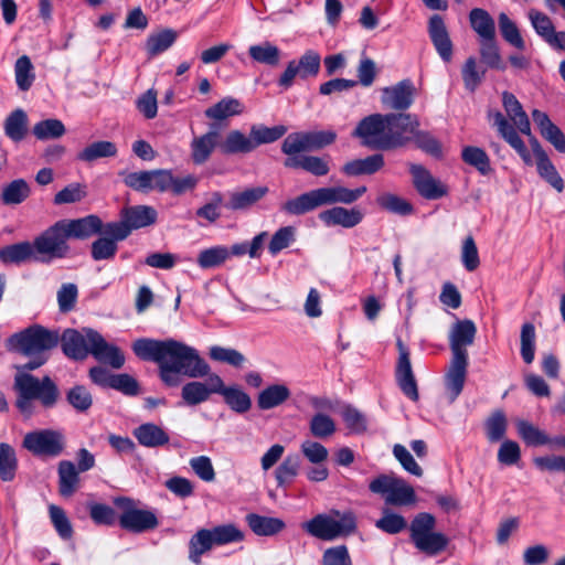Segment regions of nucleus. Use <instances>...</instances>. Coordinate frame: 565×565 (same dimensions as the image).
Wrapping results in <instances>:
<instances>
[{
  "instance_id": "aec40b11",
  "label": "nucleus",
  "mask_w": 565,
  "mask_h": 565,
  "mask_svg": "<svg viewBox=\"0 0 565 565\" xmlns=\"http://www.w3.org/2000/svg\"><path fill=\"white\" fill-rule=\"evenodd\" d=\"M90 353L98 362L110 365L113 369H120L125 364V355L121 350L108 343L104 337L97 333H90Z\"/></svg>"
},
{
  "instance_id": "b1692460",
  "label": "nucleus",
  "mask_w": 565,
  "mask_h": 565,
  "mask_svg": "<svg viewBox=\"0 0 565 565\" xmlns=\"http://www.w3.org/2000/svg\"><path fill=\"white\" fill-rule=\"evenodd\" d=\"M0 262L4 265L20 266L28 263H40L33 242L22 241L0 248Z\"/></svg>"
},
{
  "instance_id": "c03bdc74",
  "label": "nucleus",
  "mask_w": 565,
  "mask_h": 565,
  "mask_svg": "<svg viewBox=\"0 0 565 565\" xmlns=\"http://www.w3.org/2000/svg\"><path fill=\"white\" fill-rule=\"evenodd\" d=\"M117 154V147L111 141H95L85 147L77 154V159L84 162H93L102 158H110Z\"/></svg>"
},
{
  "instance_id": "8fccbe9b",
  "label": "nucleus",
  "mask_w": 565,
  "mask_h": 565,
  "mask_svg": "<svg viewBox=\"0 0 565 565\" xmlns=\"http://www.w3.org/2000/svg\"><path fill=\"white\" fill-rule=\"evenodd\" d=\"M516 428L520 437L527 446L540 447L550 444V436L527 420H519Z\"/></svg>"
},
{
  "instance_id": "39448f33",
  "label": "nucleus",
  "mask_w": 565,
  "mask_h": 565,
  "mask_svg": "<svg viewBox=\"0 0 565 565\" xmlns=\"http://www.w3.org/2000/svg\"><path fill=\"white\" fill-rule=\"evenodd\" d=\"M60 342V333L49 330L40 324H33L8 338L6 347L8 351L22 355L45 354Z\"/></svg>"
},
{
  "instance_id": "473e14b6",
  "label": "nucleus",
  "mask_w": 565,
  "mask_h": 565,
  "mask_svg": "<svg viewBox=\"0 0 565 565\" xmlns=\"http://www.w3.org/2000/svg\"><path fill=\"white\" fill-rule=\"evenodd\" d=\"M132 434L138 443L147 448L161 447L170 440L168 433L153 423H146L136 427Z\"/></svg>"
},
{
  "instance_id": "864d4df0",
  "label": "nucleus",
  "mask_w": 565,
  "mask_h": 565,
  "mask_svg": "<svg viewBox=\"0 0 565 565\" xmlns=\"http://www.w3.org/2000/svg\"><path fill=\"white\" fill-rule=\"evenodd\" d=\"M18 459L15 450L6 443L0 444V478L2 481H12L15 477Z\"/></svg>"
},
{
  "instance_id": "20e7f679",
  "label": "nucleus",
  "mask_w": 565,
  "mask_h": 565,
  "mask_svg": "<svg viewBox=\"0 0 565 565\" xmlns=\"http://www.w3.org/2000/svg\"><path fill=\"white\" fill-rule=\"evenodd\" d=\"M365 192L364 185L354 190L343 185L318 188L287 200L281 204L280 210L289 215H303L323 205L354 203Z\"/></svg>"
},
{
  "instance_id": "412c9836",
  "label": "nucleus",
  "mask_w": 565,
  "mask_h": 565,
  "mask_svg": "<svg viewBox=\"0 0 565 565\" xmlns=\"http://www.w3.org/2000/svg\"><path fill=\"white\" fill-rule=\"evenodd\" d=\"M218 124L210 125L209 131L194 137L191 141V158L194 163L202 164L209 160L214 149L220 147L221 135L218 132Z\"/></svg>"
},
{
  "instance_id": "de8ad7c7",
  "label": "nucleus",
  "mask_w": 565,
  "mask_h": 565,
  "mask_svg": "<svg viewBox=\"0 0 565 565\" xmlns=\"http://www.w3.org/2000/svg\"><path fill=\"white\" fill-rule=\"evenodd\" d=\"M249 56L257 63L276 66L280 61V50L273 43L265 41L248 49Z\"/></svg>"
},
{
  "instance_id": "58836bf2",
  "label": "nucleus",
  "mask_w": 565,
  "mask_h": 565,
  "mask_svg": "<svg viewBox=\"0 0 565 565\" xmlns=\"http://www.w3.org/2000/svg\"><path fill=\"white\" fill-rule=\"evenodd\" d=\"M221 388L216 394L224 397L225 403L231 407L232 411L244 414L252 407V399L247 393L238 388L237 386H225L221 379Z\"/></svg>"
},
{
  "instance_id": "bb28decb",
  "label": "nucleus",
  "mask_w": 565,
  "mask_h": 565,
  "mask_svg": "<svg viewBox=\"0 0 565 565\" xmlns=\"http://www.w3.org/2000/svg\"><path fill=\"white\" fill-rule=\"evenodd\" d=\"M330 157L291 154L285 160L284 166L291 169H302L312 175L323 177L330 171Z\"/></svg>"
},
{
  "instance_id": "a211bd4d",
  "label": "nucleus",
  "mask_w": 565,
  "mask_h": 565,
  "mask_svg": "<svg viewBox=\"0 0 565 565\" xmlns=\"http://www.w3.org/2000/svg\"><path fill=\"white\" fill-rule=\"evenodd\" d=\"M415 95V86L411 79H403L397 84L382 89L381 102L390 109L404 111L408 109Z\"/></svg>"
},
{
  "instance_id": "4c0bfd02",
  "label": "nucleus",
  "mask_w": 565,
  "mask_h": 565,
  "mask_svg": "<svg viewBox=\"0 0 565 565\" xmlns=\"http://www.w3.org/2000/svg\"><path fill=\"white\" fill-rule=\"evenodd\" d=\"M58 491L63 497H71L79 483L78 470L74 462L62 460L58 463Z\"/></svg>"
},
{
  "instance_id": "2f4dec72",
  "label": "nucleus",
  "mask_w": 565,
  "mask_h": 565,
  "mask_svg": "<svg viewBox=\"0 0 565 565\" xmlns=\"http://www.w3.org/2000/svg\"><path fill=\"white\" fill-rule=\"evenodd\" d=\"M502 103L509 119L514 124L516 129L523 135L531 136L529 117L516 97L509 92H504L502 94Z\"/></svg>"
},
{
  "instance_id": "f257e3e1",
  "label": "nucleus",
  "mask_w": 565,
  "mask_h": 565,
  "mask_svg": "<svg viewBox=\"0 0 565 565\" xmlns=\"http://www.w3.org/2000/svg\"><path fill=\"white\" fill-rule=\"evenodd\" d=\"M132 351L139 359L157 363L160 380L169 387L180 385L181 375L189 379L207 376L205 382L192 381L182 386L181 397L188 406L209 401L222 387L221 376L211 373V366L199 351L183 342L141 338L132 343Z\"/></svg>"
},
{
  "instance_id": "5701e85b",
  "label": "nucleus",
  "mask_w": 565,
  "mask_h": 565,
  "mask_svg": "<svg viewBox=\"0 0 565 565\" xmlns=\"http://www.w3.org/2000/svg\"><path fill=\"white\" fill-rule=\"evenodd\" d=\"M468 360L451 358L445 374V388L449 403H454L461 394L467 377Z\"/></svg>"
},
{
  "instance_id": "13d9d810",
  "label": "nucleus",
  "mask_w": 565,
  "mask_h": 565,
  "mask_svg": "<svg viewBox=\"0 0 565 565\" xmlns=\"http://www.w3.org/2000/svg\"><path fill=\"white\" fill-rule=\"evenodd\" d=\"M461 74L465 87L470 92H475L483 81L486 70L478 66L475 56H469L462 66Z\"/></svg>"
},
{
  "instance_id": "f03ea898",
  "label": "nucleus",
  "mask_w": 565,
  "mask_h": 565,
  "mask_svg": "<svg viewBox=\"0 0 565 565\" xmlns=\"http://www.w3.org/2000/svg\"><path fill=\"white\" fill-rule=\"evenodd\" d=\"M32 360L22 365H15L13 388L17 393L15 407L26 418L35 414V402L45 408L56 406L61 398L57 384L47 375L39 379L30 372L41 367L47 361L46 354H33Z\"/></svg>"
},
{
  "instance_id": "5fc2aeb1",
  "label": "nucleus",
  "mask_w": 565,
  "mask_h": 565,
  "mask_svg": "<svg viewBox=\"0 0 565 565\" xmlns=\"http://www.w3.org/2000/svg\"><path fill=\"white\" fill-rule=\"evenodd\" d=\"M87 194L86 184L73 182L55 193L53 203L55 205L78 203L86 199Z\"/></svg>"
},
{
  "instance_id": "2eb2a0df",
  "label": "nucleus",
  "mask_w": 565,
  "mask_h": 565,
  "mask_svg": "<svg viewBox=\"0 0 565 565\" xmlns=\"http://www.w3.org/2000/svg\"><path fill=\"white\" fill-rule=\"evenodd\" d=\"M396 347L398 350V359L395 369L396 382L401 391L408 398L416 402L419 395L416 379L411 363L409 350L401 339H397Z\"/></svg>"
},
{
  "instance_id": "dca6fc26",
  "label": "nucleus",
  "mask_w": 565,
  "mask_h": 565,
  "mask_svg": "<svg viewBox=\"0 0 565 565\" xmlns=\"http://www.w3.org/2000/svg\"><path fill=\"white\" fill-rule=\"evenodd\" d=\"M90 333H97V331L90 328H84L82 331L66 329L60 335L63 353L76 361L85 360L90 353Z\"/></svg>"
},
{
  "instance_id": "c85d7f7f",
  "label": "nucleus",
  "mask_w": 565,
  "mask_h": 565,
  "mask_svg": "<svg viewBox=\"0 0 565 565\" xmlns=\"http://www.w3.org/2000/svg\"><path fill=\"white\" fill-rule=\"evenodd\" d=\"M319 218L328 226L340 225L345 228H351L362 221L363 214L358 209L348 210L345 207L334 206L321 212Z\"/></svg>"
},
{
  "instance_id": "4be33fe9",
  "label": "nucleus",
  "mask_w": 565,
  "mask_h": 565,
  "mask_svg": "<svg viewBox=\"0 0 565 565\" xmlns=\"http://www.w3.org/2000/svg\"><path fill=\"white\" fill-rule=\"evenodd\" d=\"M61 223L68 239H87L103 230V221L95 214L75 220H61Z\"/></svg>"
},
{
  "instance_id": "9d476101",
  "label": "nucleus",
  "mask_w": 565,
  "mask_h": 565,
  "mask_svg": "<svg viewBox=\"0 0 565 565\" xmlns=\"http://www.w3.org/2000/svg\"><path fill=\"white\" fill-rule=\"evenodd\" d=\"M420 126L416 115L409 113L386 114L385 150L405 147L412 141L416 128Z\"/></svg>"
},
{
  "instance_id": "49530a36",
  "label": "nucleus",
  "mask_w": 565,
  "mask_h": 565,
  "mask_svg": "<svg viewBox=\"0 0 565 565\" xmlns=\"http://www.w3.org/2000/svg\"><path fill=\"white\" fill-rule=\"evenodd\" d=\"M300 470V458L296 454L285 457L275 470V479L278 487L285 488L292 482Z\"/></svg>"
},
{
  "instance_id": "338daca9",
  "label": "nucleus",
  "mask_w": 565,
  "mask_h": 565,
  "mask_svg": "<svg viewBox=\"0 0 565 565\" xmlns=\"http://www.w3.org/2000/svg\"><path fill=\"white\" fill-rule=\"evenodd\" d=\"M412 141H414L416 147L427 154L435 158H440L443 156L441 143L429 131L420 130L419 127L416 128V132H414Z\"/></svg>"
},
{
  "instance_id": "6ab92c4d",
  "label": "nucleus",
  "mask_w": 565,
  "mask_h": 565,
  "mask_svg": "<svg viewBox=\"0 0 565 565\" xmlns=\"http://www.w3.org/2000/svg\"><path fill=\"white\" fill-rule=\"evenodd\" d=\"M476 333L477 328L471 320L457 321L449 334L451 358L468 360L466 348L473 343Z\"/></svg>"
},
{
  "instance_id": "bf43d9fd",
  "label": "nucleus",
  "mask_w": 565,
  "mask_h": 565,
  "mask_svg": "<svg viewBox=\"0 0 565 565\" xmlns=\"http://www.w3.org/2000/svg\"><path fill=\"white\" fill-rule=\"evenodd\" d=\"M287 132V127L282 125L266 127L264 125H254L250 128V136L255 143V149L263 143H270L280 139Z\"/></svg>"
},
{
  "instance_id": "72a5a7b5",
  "label": "nucleus",
  "mask_w": 565,
  "mask_h": 565,
  "mask_svg": "<svg viewBox=\"0 0 565 565\" xmlns=\"http://www.w3.org/2000/svg\"><path fill=\"white\" fill-rule=\"evenodd\" d=\"M469 23L479 41L497 38L495 22L491 14L482 8H473L469 12Z\"/></svg>"
},
{
  "instance_id": "a19ab883",
  "label": "nucleus",
  "mask_w": 565,
  "mask_h": 565,
  "mask_svg": "<svg viewBox=\"0 0 565 565\" xmlns=\"http://www.w3.org/2000/svg\"><path fill=\"white\" fill-rule=\"evenodd\" d=\"M215 546L210 529H200L189 541V559L199 565L201 557Z\"/></svg>"
},
{
  "instance_id": "09e8293b",
  "label": "nucleus",
  "mask_w": 565,
  "mask_h": 565,
  "mask_svg": "<svg viewBox=\"0 0 565 565\" xmlns=\"http://www.w3.org/2000/svg\"><path fill=\"white\" fill-rule=\"evenodd\" d=\"M177 40V32L171 29H164L152 33L146 41V50L149 56L153 57L167 51Z\"/></svg>"
},
{
  "instance_id": "e2e57ef3",
  "label": "nucleus",
  "mask_w": 565,
  "mask_h": 565,
  "mask_svg": "<svg viewBox=\"0 0 565 565\" xmlns=\"http://www.w3.org/2000/svg\"><path fill=\"white\" fill-rule=\"evenodd\" d=\"M376 203L383 210L398 215H409L413 213L412 204L403 198L393 193H383L376 198Z\"/></svg>"
},
{
  "instance_id": "7ed1b4c3",
  "label": "nucleus",
  "mask_w": 565,
  "mask_h": 565,
  "mask_svg": "<svg viewBox=\"0 0 565 565\" xmlns=\"http://www.w3.org/2000/svg\"><path fill=\"white\" fill-rule=\"evenodd\" d=\"M436 518L428 512L416 514L407 525L406 519L388 508L382 510V516L376 520L375 526L387 534H398L408 527L409 539L414 546L428 556H437L449 545L446 534L435 531Z\"/></svg>"
},
{
  "instance_id": "a878e982",
  "label": "nucleus",
  "mask_w": 565,
  "mask_h": 565,
  "mask_svg": "<svg viewBox=\"0 0 565 565\" xmlns=\"http://www.w3.org/2000/svg\"><path fill=\"white\" fill-rule=\"evenodd\" d=\"M490 117L492 118L493 126L497 127L499 135L519 153L525 163H531L530 151L520 138L516 129L500 111L490 115Z\"/></svg>"
},
{
  "instance_id": "0eeeda50",
  "label": "nucleus",
  "mask_w": 565,
  "mask_h": 565,
  "mask_svg": "<svg viewBox=\"0 0 565 565\" xmlns=\"http://www.w3.org/2000/svg\"><path fill=\"white\" fill-rule=\"evenodd\" d=\"M369 489L379 494L387 505H413L417 498L414 488L395 473H382L371 480Z\"/></svg>"
},
{
  "instance_id": "680f3d73",
  "label": "nucleus",
  "mask_w": 565,
  "mask_h": 565,
  "mask_svg": "<svg viewBox=\"0 0 565 565\" xmlns=\"http://www.w3.org/2000/svg\"><path fill=\"white\" fill-rule=\"evenodd\" d=\"M536 168L540 177L557 192L564 190V181L546 153H541V159L536 161Z\"/></svg>"
},
{
  "instance_id": "4468645a",
  "label": "nucleus",
  "mask_w": 565,
  "mask_h": 565,
  "mask_svg": "<svg viewBox=\"0 0 565 565\" xmlns=\"http://www.w3.org/2000/svg\"><path fill=\"white\" fill-rule=\"evenodd\" d=\"M170 182L171 171L162 169L131 172L125 178L126 185L141 192H167L170 190Z\"/></svg>"
},
{
  "instance_id": "423d86ee",
  "label": "nucleus",
  "mask_w": 565,
  "mask_h": 565,
  "mask_svg": "<svg viewBox=\"0 0 565 565\" xmlns=\"http://www.w3.org/2000/svg\"><path fill=\"white\" fill-rule=\"evenodd\" d=\"M355 527V516L350 511L344 513L331 511L330 514H318L302 524V529L307 533L323 541L347 536L353 533Z\"/></svg>"
},
{
  "instance_id": "6e6552de",
  "label": "nucleus",
  "mask_w": 565,
  "mask_h": 565,
  "mask_svg": "<svg viewBox=\"0 0 565 565\" xmlns=\"http://www.w3.org/2000/svg\"><path fill=\"white\" fill-rule=\"evenodd\" d=\"M33 245L40 263L66 257L70 253V245L61 220L35 236Z\"/></svg>"
},
{
  "instance_id": "ea45409f",
  "label": "nucleus",
  "mask_w": 565,
  "mask_h": 565,
  "mask_svg": "<svg viewBox=\"0 0 565 565\" xmlns=\"http://www.w3.org/2000/svg\"><path fill=\"white\" fill-rule=\"evenodd\" d=\"M255 143L250 135L247 137L239 130H231L220 143V149L226 154L248 153L255 149Z\"/></svg>"
},
{
  "instance_id": "c9c22d12",
  "label": "nucleus",
  "mask_w": 565,
  "mask_h": 565,
  "mask_svg": "<svg viewBox=\"0 0 565 565\" xmlns=\"http://www.w3.org/2000/svg\"><path fill=\"white\" fill-rule=\"evenodd\" d=\"M246 522L250 530L259 536L275 535L285 527L282 520L278 518L264 516L256 513L247 514Z\"/></svg>"
},
{
  "instance_id": "6e6d98bb",
  "label": "nucleus",
  "mask_w": 565,
  "mask_h": 565,
  "mask_svg": "<svg viewBox=\"0 0 565 565\" xmlns=\"http://www.w3.org/2000/svg\"><path fill=\"white\" fill-rule=\"evenodd\" d=\"M499 29L502 38L512 46L518 50L525 49V42L521 36V33L516 24L508 17L507 13L501 12L498 17Z\"/></svg>"
},
{
  "instance_id": "7c9ffc66",
  "label": "nucleus",
  "mask_w": 565,
  "mask_h": 565,
  "mask_svg": "<svg viewBox=\"0 0 565 565\" xmlns=\"http://www.w3.org/2000/svg\"><path fill=\"white\" fill-rule=\"evenodd\" d=\"M290 396V388L286 384H270L259 392L257 406L262 411L273 409L286 403Z\"/></svg>"
},
{
  "instance_id": "4d7b16f0",
  "label": "nucleus",
  "mask_w": 565,
  "mask_h": 565,
  "mask_svg": "<svg viewBox=\"0 0 565 565\" xmlns=\"http://www.w3.org/2000/svg\"><path fill=\"white\" fill-rule=\"evenodd\" d=\"M66 129L60 119L50 118L33 126L32 132L39 140L57 139L64 136Z\"/></svg>"
},
{
  "instance_id": "3c124183",
  "label": "nucleus",
  "mask_w": 565,
  "mask_h": 565,
  "mask_svg": "<svg viewBox=\"0 0 565 565\" xmlns=\"http://www.w3.org/2000/svg\"><path fill=\"white\" fill-rule=\"evenodd\" d=\"M508 428V419L503 411L498 409L484 422L486 436L490 443H497L503 439Z\"/></svg>"
},
{
  "instance_id": "9b49d317",
  "label": "nucleus",
  "mask_w": 565,
  "mask_h": 565,
  "mask_svg": "<svg viewBox=\"0 0 565 565\" xmlns=\"http://www.w3.org/2000/svg\"><path fill=\"white\" fill-rule=\"evenodd\" d=\"M337 139L332 130L300 131L289 134L281 143V151L287 154H298L305 151L322 149Z\"/></svg>"
},
{
  "instance_id": "37998d69",
  "label": "nucleus",
  "mask_w": 565,
  "mask_h": 565,
  "mask_svg": "<svg viewBox=\"0 0 565 565\" xmlns=\"http://www.w3.org/2000/svg\"><path fill=\"white\" fill-rule=\"evenodd\" d=\"M479 54L481 62L489 68L504 70L505 64L502 61L497 38L479 41Z\"/></svg>"
},
{
  "instance_id": "a18cd8bd",
  "label": "nucleus",
  "mask_w": 565,
  "mask_h": 565,
  "mask_svg": "<svg viewBox=\"0 0 565 565\" xmlns=\"http://www.w3.org/2000/svg\"><path fill=\"white\" fill-rule=\"evenodd\" d=\"M31 189L24 179H17L3 186L1 201L6 205H17L30 196Z\"/></svg>"
},
{
  "instance_id": "ddd939ff",
  "label": "nucleus",
  "mask_w": 565,
  "mask_h": 565,
  "mask_svg": "<svg viewBox=\"0 0 565 565\" xmlns=\"http://www.w3.org/2000/svg\"><path fill=\"white\" fill-rule=\"evenodd\" d=\"M386 115L373 114L364 117L352 132L367 148L385 150Z\"/></svg>"
},
{
  "instance_id": "0e129e2a",
  "label": "nucleus",
  "mask_w": 565,
  "mask_h": 565,
  "mask_svg": "<svg viewBox=\"0 0 565 565\" xmlns=\"http://www.w3.org/2000/svg\"><path fill=\"white\" fill-rule=\"evenodd\" d=\"M527 15L535 32L550 44L557 33L550 17L536 9H531Z\"/></svg>"
},
{
  "instance_id": "f3484780",
  "label": "nucleus",
  "mask_w": 565,
  "mask_h": 565,
  "mask_svg": "<svg viewBox=\"0 0 565 565\" xmlns=\"http://www.w3.org/2000/svg\"><path fill=\"white\" fill-rule=\"evenodd\" d=\"M413 184L416 191L426 200H437L448 193L447 186L422 164H409Z\"/></svg>"
},
{
  "instance_id": "79ce46f5",
  "label": "nucleus",
  "mask_w": 565,
  "mask_h": 565,
  "mask_svg": "<svg viewBox=\"0 0 565 565\" xmlns=\"http://www.w3.org/2000/svg\"><path fill=\"white\" fill-rule=\"evenodd\" d=\"M4 132L12 141L19 142L26 136L28 132V116L26 113L18 108L13 110L4 120Z\"/></svg>"
},
{
  "instance_id": "603ef678",
  "label": "nucleus",
  "mask_w": 565,
  "mask_h": 565,
  "mask_svg": "<svg viewBox=\"0 0 565 565\" xmlns=\"http://www.w3.org/2000/svg\"><path fill=\"white\" fill-rule=\"evenodd\" d=\"M210 532L216 546L242 542L245 539L244 532L233 523L214 526Z\"/></svg>"
},
{
  "instance_id": "052dcab7",
  "label": "nucleus",
  "mask_w": 565,
  "mask_h": 565,
  "mask_svg": "<svg viewBox=\"0 0 565 565\" xmlns=\"http://www.w3.org/2000/svg\"><path fill=\"white\" fill-rule=\"evenodd\" d=\"M461 158L467 164L475 167L483 175L489 174L491 171L490 159L481 148L472 146L465 147Z\"/></svg>"
},
{
  "instance_id": "f704fd0d",
  "label": "nucleus",
  "mask_w": 565,
  "mask_h": 565,
  "mask_svg": "<svg viewBox=\"0 0 565 565\" xmlns=\"http://www.w3.org/2000/svg\"><path fill=\"white\" fill-rule=\"evenodd\" d=\"M384 166V157L383 154L375 153L369 156L364 159H355L347 162L342 167L343 173L347 175H362V174H373L381 170Z\"/></svg>"
},
{
  "instance_id": "393cba45",
  "label": "nucleus",
  "mask_w": 565,
  "mask_h": 565,
  "mask_svg": "<svg viewBox=\"0 0 565 565\" xmlns=\"http://www.w3.org/2000/svg\"><path fill=\"white\" fill-rule=\"evenodd\" d=\"M429 38L445 62H450L452 57V42L449 38L447 28L439 14H434L428 22Z\"/></svg>"
},
{
  "instance_id": "69168bd1",
  "label": "nucleus",
  "mask_w": 565,
  "mask_h": 565,
  "mask_svg": "<svg viewBox=\"0 0 565 565\" xmlns=\"http://www.w3.org/2000/svg\"><path fill=\"white\" fill-rule=\"evenodd\" d=\"M67 403L78 413H86L93 405V396L84 385H74L66 392Z\"/></svg>"
},
{
  "instance_id": "cd10ccee",
  "label": "nucleus",
  "mask_w": 565,
  "mask_h": 565,
  "mask_svg": "<svg viewBox=\"0 0 565 565\" xmlns=\"http://www.w3.org/2000/svg\"><path fill=\"white\" fill-rule=\"evenodd\" d=\"M267 193L268 188L265 185L234 191L228 194L224 206L230 211H245L259 202Z\"/></svg>"
},
{
  "instance_id": "e433bc0d",
  "label": "nucleus",
  "mask_w": 565,
  "mask_h": 565,
  "mask_svg": "<svg viewBox=\"0 0 565 565\" xmlns=\"http://www.w3.org/2000/svg\"><path fill=\"white\" fill-rule=\"evenodd\" d=\"M244 110L243 104L234 97H224L213 106L204 110L206 118L221 121L228 117L241 115Z\"/></svg>"
},
{
  "instance_id": "774afa93",
  "label": "nucleus",
  "mask_w": 565,
  "mask_h": 565,
  "mask_svg": "<svg viewBox=\"0 0 565 565\" xmlns=\"http://www.w3.org/2000/svg\"><path fill=\"white\" fill-rule=\"evenodd\" d=\"M14 73L18 87L23 92L28 90L32 86L35 75L31 60L26 55L17 60Z\"/></svg>"
},
{
  "instance_id": "1a4fd4ad",
  "label": "nucleus",
  "mask_w": 565,
  "mask_h": 565,
  "mask_svg": "<svg viewBox=\"0 0 565 565\" xmlns=\"http://www.w3.org/2000/svg\"><path fill=\"white\" fill-rule=\"evenodd\" d=\"M22 447L35 457L55 458L65 449V436L57 429H36L24 435Z\"/></svg>"
},
{
  "instance_id": "f8f14e48",
  "label": "nucleus",
  "mask_w": 565,
  "mask_h": 565,
  "mask_svg": "<svg viewBox=\"0 0 565 565\" xmlns=\"http://www.w3.org/2000/svg\"><path fill=\"white\" fill-rule=\"evenodd\" d=\"M115 503L124 509L119 516V525L124 530L134 533H143L154 530L159 525V521L154 512L137 509L131 499L118 498L115 500Z\"/></svg>"
},
{
  "instance_id": "c756f323",
  "label": "nucleus",
  "mask_w": 565,
  "mask_h": 565,
  "mask_svg": "<svg viewBox=\"0 0 565 565\" xmlns=\"http://www.w3.org/2000/svg\"><path fill=\"white\" fill-rule=\"evenodd\" d=\"M121 218H124L129 231L138 230L152 225L157 221V211L148 205H135L122 209Z\"/></svg>"
}]
</instances>
